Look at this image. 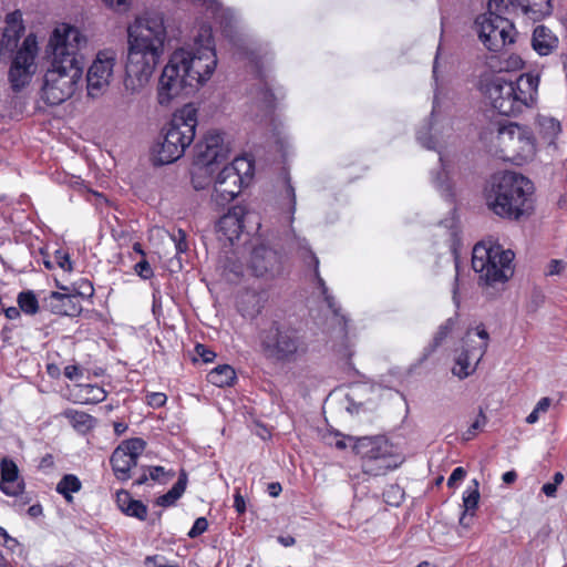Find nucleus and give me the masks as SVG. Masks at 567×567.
Instances as JSON below:
<instances>
[{
    "label": "nucleus",
    "mask_w": 567,
    "mask_h": 567,
    "mask_svg": "<svg viewBox=\"0 0 567 567\" xmlns=\"http://www.w3.org/2000/svg\"><path fill=\"white\" fill-rule=\"evenodd\" d=\"M217 66L212 28L202 25L194 44L175 50L164 66L157 86V101L168 106L173 100L189 94L207 82Z\"/></svg>",
    "instance_id": "f257e3e1"
},
{
    "label": "nucleus",
    "mask_w": 567,
    "mask_h": 567,
    "mask_svg": "<svg viewBox=\"0 0 567 567\" xmlns=\"http://www.w3.org/2000/svg\"><path fill=\"white\" fill-rule=\"evenodd\" d=\"M167 38L164 17L147 12L137 17L127 28V53L123 80L124 93H142L154 74L164 53Z\"/></svg>",
    "instance_id": "f03ea898"
},
{
    "label": "nucleus",
    "mask_w": 567,
    "mask_h": 567,
    "mask_svg": "<svg viewBox=\"0 0 567 567\" xmlns=\"http://www.w3.org/2000/svg\"><path fill=\"white\" fill-rule=\"evenodd\" d=\"M533 183L528 178L505 172L493 177L486 203L497 216L518 220L533 212Z\"/></svg>",
    "instance_id": "7ed1b4c3"
},
{
    "label": "nucleus",
    "mask_w": 567,
    "mask_h": 567,
    "mask_svg": "<svg viewBox=\"0 0 567 567\" xmlns=\"http://www.w3.org/2000/svg\"><path fill=\"white\" fill-rule=\"evenodd\" d=\"M539 75L525 73L516 81L495 75L484 84L492 106L502 115L515 116L533 107L537 101Z\"/></svg>",
    "instance_id": "20e7f679"
},
{
    "label": "nucleus",
    "mask_w": 567,
    "mask_h": 567,
    "mask_svg": "<svg viewBox=\"0 0 567 567\" xmlns=\"http://www.w3.org/2000/svg\"><path fill=\"white\" fill-rule=\"evenodd\" d=\"M197 110L192 104L184 105L163 128L159 142L153 150L154 162L166 165L179 159L195 138Z\"/></svg>",
    "instance_id": "39448f33"
},
{
    "label": "nucleus",
    "mask_w": 567,
    "mask_h": 567,
    "mask_svg": "<svg viewBox=\"0 0 567 567\" xmlns=\"http://www.w3.org/2000/svg\"><path fill=\"white\" fill-rule=\"evenodd\" d=\"M260 350L265 359L280 364L300 360L308 350L299 331L280 320H272L259 333Z\"/></svg>",
    "instance_id": "423d86ee"
},
{
    "label": "nucleus",
    "mask_w": 567,
    "mask_h": 567,
    "mask_svg": "<svg viewBox=\"0 0 567 567\" xmlns=\"http://www.w3.org/2000/svg\"><path fill=\"white\" fill-rule=\"evenodd\" d=\"M357 455L362 460V471L372 476L384 475L398 468L403 463V456L382 435L378 436H348Z\"/></svg>",
    "instance_id": "0eeeda50"
},
{
    "label": "nucleus",
    "mask_w": 567,
    "mask_h": 567,
    "mask_svg": "<svg viewBox=\"0 0 567 567\" xmlns=\"http://www.w3.org/2000/svg\"><path fill=\"white\" fill-rule=\"evenodd\" d=\"M514 252L498 244L477 243L473 248L472 267L480 282L494 286L506 282L514 274Z\"/></svg>",
    "instance_id": "6e6552de"
},
{
    "label": "nucleus",
    "mask_w": 567,
    "mask_h": 567,
    "mask_svg": "<svg viewBox=\"0 0 567 567\" xmlns=\"http://www.w3.org/2000/svg\"><path fill=\"white\" fill-rule=\"evenodd\" d=\"M86 44V37L76 27L62 22L52 30L47 50L51 54V62L82 66L79 53Z\"/></svg>",
    "instance_id": "1a4fd4ad"
},
{
    "label": "nucleus",
    "mask_w": 567,
    "mask_h": 567,
    "mask_svg": "<svg viewBox=\"0 0 567 567\" xmlns=\"http://www.w3.org/2000/svg\"><path fill=\"white\" fill-rule=\"evenodd\" d=\"M82 75V66L51 62V66L44 75L42 99L50 105L63 103L75 93Z\"/></svg>",
    "instance_id": "9d476101"
},
{
    "label": "nucleus",
    "mask_w": 567,
    "mask_h": 567,
    "mask_svg": "<svg viewBox=\"0 0 567 567\" xmlns=\"http://www.w3.org/2000/svg\"><path fill=\"white\" fill-rule=\"evenodd\" d=\"M254 165L246 157H235L217 175L212 194L217 205H226L233 202L241 192L245 183L252 176Z\"/></svg>",
    "instance_id": "9b49d317"
},
{
    "label": "nucleus",
    "mask_w": 567,
    "mask_h": 567,
    "mask_svg": "<svg viewBox=\"0 0 567 567\" xmlns=\"http://www.w3.org/2000/svg\"><path fill=\"white\" fill-rule=\"evenodd\" d=\"M474 30L484 47L494 52L513 43L515 38L514 24L508 19L493 12L478 14L474 20Z\"/></svg>",
    "instance_id": "f8f14e48"
},
{
    "label": "nucleus",
    "mask_w": 567,
    "mask_h": 567,
    "mask_svg": "<svg viewBox=\"0 0 567 567\" xmlns=\"http://www.w3.org/2000/svg\"><path fill=\"white\" fill-rule=\"evenodd\" d=\"M488 332L483 326L470 329L463 339V350L455 359L452 369L453 374L460 379L471 375L483 359L488 347Z\"/></svg>",
    "instance_id": "ddd939ff"
},
{
    "label": "nucleus",
    "mask_w": 567,
    "mask_h": 567,
    "mask_svg": "<svg viewBox=\"0 0 567 567\" xmlns=\"http://www.w3.org/2000/svg\"><path fill=\"white\" fill-rule=\"evenodd\" d=\"M39 47L37 37L33 33L28 34L22 45L17 51L9 70V79L13 90L19 91L30 83L37 71V58Z\"/></svg>",
    "instance_id": "4468645a"
},
{
    "label": "nucleus",
    "mask_w": 567,
    "mask_h": 567,
    "mask_svg": "<svg viewBox=\"0 0 567 567\" xmlns=\"http://www.w3.org/2000/svg\"><path fill=\"white\" fill-rule=\"evenodd\" d=\"M116 62L117 54L113 49H103L96 53L86 73L90 96L97 97L110 86Z\"/></svg>",
    "instance_id": "2eb2a0df"
},
{
    "label": "nucleus",
    "mask_w": 567,
    "mask_h": 567,
    "mask_svg": "<svg viewBox=\"0 0 567 567\" xmlns=\"http://www.w3.org/2000/svg\"><path fill=\"white\" fill-rule=\"evenodd\" d=\"M145 441L138 437L130 439L118 445L112 456L111 465L117 480L127 481L132 467L136 466L137 458L145 450Z\"/></svg>",
    "instance_id": "dca6fc26"
},
{
    "label": "nucleus",
    "mask_w": 567,
    "mask_h": 567,
    "mask_svg": "<svg viewBox=\"0 0 567 567\" xmlns=\"http://www.w3.org/2000/svg\"><path fill=\"white\" fill-rule=\"evenodd\" d=\"M197 148L198 161L209 166L228 158L231 152V138L223 132L212 130Z\"/></svg>",
    "instance_id": "f3484780"
},
{
    "label": "nucleus",
    "mask_w": 567,
    "mask_h": 567,
    "mask_svg": "<svg viewBox=\"0 0 567 567\" xmlns=\"http://www.w3.org/2000/svg\"><path fill=\"white\" fill-rule=\"evenodd\" d=\"M250 269L256 277L274 279L284 270L282 256L266 245H259L251 252Z\"/></svg>",
    "instance_id": "a211bd4d"
},
{
    "label": "nucleus",
    "mask_w": 567,
    "mask_h": 567,
    "mask_svg": "<svg viewBox=\"0 0 567 567\" xmlns=\"http://www.w3.org/2000/svg\"><path fill=\"white\" fill-rule=\"evenodd\" d=\"M25 483L20 476V471L16 462L9 457H2L0 461V491L10 497H17L23 494Z\"/></svg>",
    "instance_id": "6ab92c4d"
},
{
    "label": "nucleus",
    "mask_w": 567,
    "mask_h": 567,
    "mask_svg": "<svg viewBox=\"0 0 567 567\" xmlns=\"http://www.w3.org/2000/svg\"><path fill=\"white\" fill-rule=\"evenodd\" d=\"M43 307L52 313L68 317H76L82 312V305L78 295L72 292L61 293L52 291L43 299Z\"/></svg>",
    "instance_id": "aec40b11"
},
{
    "label": "nucleus",
    "mask_w": 567,
    "mask_h": 567,
    "mask_svg": "<svg viewBox=\"0 0 567 567\" xmlns=\"http://www.w3.org/2000/svg\"><path fill=\"white\" fill-rule=\"evenodd\" d=\"M244 209L235 206L221 216L216 225L218 239L225 245H233L239 238L243 230Z\"/></svg>",
    "instance_id": "412c9836"
},
{
    "label": "nucleus",
    "mask_w": 567,
    "mask_h": 567,
    "mask_svg": "<svg viewBox=\"0 0 567 567\" xmlns=\"http://www.w3.org/2000/svg\"><path fill=\"white\" fill-rule=\"evenodd\" d=\"M535 154V141L532 135L522 127V134L515 136V141L511 144V151L506 158L522 165L532 161Z\"/></svg>",
    "instance_id": "4be33fe9"
},
{
    "label": "nucleus",
    "mask_w": 567,
    "mask_h": 567,
    "mask_svg": "<svg viewBox=\"0 0 567 567\" xmlns=\"http://www.w3.org/2000/svg\"><path fill=\"white\" fill-rule=\"evenodd\" d=\"M522 134V126L515 123L499 125L489 132L492 146L496 153L503 157H507L511 151V144L515 141V136Z\"/></svg>",
    "instance_id": "5701e85b"
},
{
    "label": "nucleus",
    "mask_w": 567,
    "mask_h": 567,
    "mask_svg": "<svg viewBox=\"0 0 567 567\" xmlns=\"http://www.w3.org/2000/svg\"><path fill=\"white\" fill-rule=\"evenodd\" d=\"M24 31L22 14L19 10L10 12L6 17V27L2 34L1 48L13 50Z\"/></svg>",
    "instance_id": "b1692460"
},
{
    "label": "nucleus",
    "mask_w": 567,
    "mask_h": 567,
    "mask_svg": "<svg viewBox=\"0 0 567 567\" xmlns=\"http://www.w3.org/2000/svg\"><path fill=\"white\" fill-rule=\"evenodd\" d=\"M558 43V38L549 28L545 25H537L534 29L532 45L539 55L550 54L555 49H557Z\"/></svg>",
    "instance_id": "393cba45"
},
{
    "label": "nucleus",
    "mask_w": 567,
    "mask_h": 567,
    "mask_svg": "<svg viewBox=\"0 0 567 567\" xmlns=\"http://www.w3.org/2000/svg\"><path fill=\"white\" fill-rule=\"evenodd\" d=\"M539 137L548 145H555L556 140L561 133L560 122L549 115L539 114L536 120Z\"/></svg>",
    "instance_id": "a878e982"
},
{
    "label": "nucleus",
    "mask_w": 567,
    "mask_h": 567,
    "mask_svg": "<svg viewBox=\"0 0 567 567\" xmlns=\"http://www.w3.org/2000/svg\"><path fill=\"white\" fill-rule=\"evenodd\" d=\"M523 13L533 20L548 17L553 12L551 0H515Z\"/></svg>",
    "instance_id": "bb28decb"
},
{
    "label": "nucleus",
    "mask_w": 567,
    "mask_h": 567,
    "mask_svg": "<svg viewBox=\"0 0 567 567\" xmlns=\"http://www.w3.org/2000/svg\"><path fill=\"white\" fill-rule=\"evenodd\" d=\"M297 244H298V248L299 250L303 254L302 256L306 257V255H308L310 257V259L313 261L315 264V272H316V277L318 279V284L321 288V291H322V295L324 296V299L327 301V305L328 307L334 312V315H339V310L340 308L337 307L336 305V301L333 299L332 296H330L328 293V288L323 281V279L319 276V260L318 258L316 257V255L309 249V245L307 243L306 239H298L297 240Z\"/></svg>",
    "instance_id": "cd10ccee"
},
{
    "label": "nucleus",
    "mask_w": 567,
    "mask_h": 567,
    "mask_svg": "<svg viewBox=\"0 0 567 567\" xmlns=\"http://www.w3.org/2000/svg\"><path fill=\"white\" fill-rule=\"evenodd\" d=\"M62 415L69 420L76 432L82 434L91 431L96 425V419L83 411L68 409Z\"/></svg>",
    "instance_id": "c85d7f7f"
},
{
    "label": "nucleus",
    "mask_w": 567,
    "mask_h": 567,
    "mask_svg": "<svg viewBox=\"0 0 567 567\" xmlns=\"http://www.w3.org/2000/svg\"><path fill=\"white\" fill-rule=\"evenodd\" d=\"M235 379L236 372L228 364L218 365L207 374L208 382L219 388L231 385Z\"/></svg>",
    "instance_id": "c756f323"
},
{
    "label": "nucleus",
    "mask_w": 567,
    "mask_h": 567,
    "mask_svg": "<svg viewBox=\"0 0 567 567\" xmlns=\"http://www.w3.org/2000/svg\"><path fill=\"white\" fill-rule=\"evenodd\" d=\"M187 484V475L185 472H182L177 482L173 485V487L164 495L159 496L156 501L158 506L169 507L176 503L177 499L182 497L186 489Z\"/></svg>",
    "instance_id": "7c9ffc66"
},
{
    "label": "nucleus",
    "mask_w": 567,
    "mask_h": 567,
    "mask_svg": "<svg viewBox=\"0 0 567 567\" xmlns=\"http://www.w3.org/2000/svg\"><path fill=\"white\" fill-rule=\"evenodd\" d=\"M262 308L260 297L255 292L245 293L239 301V310L248 318L257 317Z\"/></svg>",
    "instance_id": "2f4dec72"
},
{
    "label": "nucleus",
    "mask_w": 567,
    "mask_h": 567,
    "mask_svg": "<svg viewBox=\"0 0 567 567\" xmlns=\"http://www.w3.org/2000/svg\"><path fill=\"white\" fill-rule=\"evenodd\" d=\"M472 484L473 486H468L463 495V505L465 512L461 517L460 523L465 526L468 525L467 523H465L466 514L468 512H474L476 509L480 499L478 482L476 480H473Z\"/></svg>",
    "instance_id": "473e14b6"
},
{
    "label": "nucleus",
    "mask_w": 567,
    "mask_h": 567,
    "mask_svg": "<svg viewBox=\"0 0 567 567\" xmlns=\"http://www.w3.org/2000/svg\"><path fill=\"white\" fill-rule=\"evenodd\" d=\"M82 484L78 476L73 474L64 475L56 485V492L64 496L68 502L72 501V493H76L81 489Z\"/></svg>",
    "instance_id": "72a5a7b5"
},
{
    "label": "nucleus",
    "mask_w": 567,
    "mask_h": 567,
    "mask_svg": "<svg viewBox=\"0 0 567 567\" xmlns=\"http://www.w3.org/2000/svg\"><path fill=\"white\" fill-rule=\"evenodd\" d=\"M80 396L82 399V403L96 404L106 399V391L102 386L95 384H84L80 385Z\"/></svg>",
    "instance_id": "f704fd0d"
},
{
    "label": "nucleus",
    "mask_w": 567,
    "mask_h": 567,
    "mask_svg": "<svg viewBox=\"0 0 567 567\" xmlns=\"http://www.w3.org/2000/svg\"><path fill=\"white\" fill-rule=\"evenodd\" d=\"M19 308L28 313L35 315L39 310V302L33 291H22L18 296Z\"/></svg>",
    "instance_id": "c9c22d12"
},
{
    "label": "nucleus",
    "mask_w": 567,
    "mask_h": 567,
    "mask_svg": "<svg viewBox=\"0 0 567 567\" xmlns=\"http://www.w3.org/2000/svg\"><path fill=\"white\" fill-rule=\"evenodd\" d=\"M457 322L456 317L449 318L444 323L439 327L437 332L434 336V346H440L446 337L452 332Z\"/></svg>",
    "instance_id": "e433bc0d"
},
{
    "label": "nucleus",
    "mask_w": 567,
    "mask_h": 567,
    "mask_svg": "<svg viewBox=\"0 0 567 567\" xmlns=\"http://www.w3.org/2000/svg\"><path fill=\"white\" fill-rule=\"evenodd\" d=\"M550 399L549 398H542L536 406L534 408V410L528 414V416L526 417V422L528 424H534L538 421L539 419V414L540 413H545L548 411L549 406H550Z\"/></svg>",
    "instance_id": "4c0bfd02"
},
{
    "label": "nucleus",
    "mask_w": 567,
    "mask_h": 567,
    "mask_svg": "<svg viewBox=\"0 0 567 567\" xmlns=\"http://www.w3.org/2000/svg\"><path fill=\"white\" fill-rule=\"evenodd\" d=\"M285 198L287 199V203H282V206H287V210L289 213V223L291 224L293 221V214L296 212L297 200L295 188L292 187L290 182L287 183Z\"/></svg>",
    "instance_id": "58836bf2"
},
{
    "label": "nucleus",
    "mask_w": 567,
    "mask_h": 567,
    "mask_svg": "<svg viewBox=\"0 0 567 567\" xmlns=\"http://www.w3.org/2000/svg\"><path fill=\"white\" fill-rule=\"evenodd\" d=\"M124 514L144 520L147 516V506L141 501L133 499Z\"/></svg>",
    "instance_id": "ea45409f"
},
{
    "label": "nucleus",
    "mask_w": 567,
    "mask_h": 567,
    "mask_svg": "<svg viewBox=\"0 0 567 567\" xmlns=\"http://www.w3.org/2000/svg\"><path fill=\"white\" fill-rule=\"evenodd\" d=\"M403 496L404 492L398 485H390L384 492L385 502L393 506L400 505Z\"/></svg>",
    "instance_id": "a19ab883"
},
{
    "label": "nucleus",
    "mask_w": 567,
    "mask_h": 567,
    "mask_svg": "<svg viewBox=\"0 0 567 567\" xmlns=\"http://www.w3.org/2000/svg\"><path fill=\"white\" fill-rule=\"evenodd\" d=\"M433 127H429V132H423L420 130L417 132V141L421 143L422 146H424L427 150H437L439 143L437 141H434V135H432Z\"/></svg>",
    "instance_id": "79ce46f5"
},
{
    "label": "nucleus",
    "mask_w": 567,
    "mask_h": 567,
    "mask_svg": "<svg viewBox=\"0 0 567 567\" xmlns=\"http://www.w3.org/2000/svg\"><path fill=\"white\" fill-rule=\"evenodd\" d=\"M487 422V417L484 414L483 410H480L478 415L476 416L475 421L470 425L468 430L465 433V439L470 440L473 436H475L476 432L485 426Z\"/></svg>",
    "instance_id": "37998d69"
},
{
    "label": "nucleus",
    "mask_w": 567,
    "mask_h": 567,
    "mask_svg": "<svg viewBox=\"0 0 567 567\" xmlns=\"http://www.w3.org/2000/svg\"><path fill=\"white\" fill-rule=\"evenodd\" d=\"M515 0H488L487 12H493L502 16L507 11L509 4L514 3Z\"/></svg>",
    "instance_id": "c03bdc74"
},
{
    "label": "nucleus",
    "mask_w": 567,
    "mask_h": 567,
    "mask_svg": "<svg viewBox=\"0 0 567 567\" xmlns=\"http://www.w3.org/2000/svg\"><path fill=\"white\" fill-rule=\"evenodd\" d=\"M54 262L64 271H71L73 269L70 255L62 249H58L54 252Z\"/></svg>",
    "instance_id": "a18cd8bd"
},
{
    "label": "nucleus",
    "mask_w": 567,
    "mask_h": 567,
    "mask_svg": "<svg viewBox=\"0 0 567 567\" xmlns=\"http://www.w3.org/2000/svg\"><path fill=\"white\" fill-rule=\"evenodd\" d=\"M260 106L268 111L274 106V95L268 89H260L256 96Z\"/></svg>",
    "instance_id": "49530a36"
},
{
    "label": "nucleus",
    "mask_w": 567,
    "mask_h": 567,
    "mask_svg": "<svg viewBox=\"0 0 567 567\" xmlns=\"http://www.w3.org/2000/svg\"><path fill=\"white\" fill-rule=\"evenodd\" d=\"M105 6L111 10L124 13L127 12L131 8L132 0H103Z\"/></svg>",
    "instance_id": "de8ad7c7"
},
{
    "label": "nucleus",
    "mask_w": 567,
    "mask_h": 567,
    "mask_svg": "<svg viewBox=\"0 0 567 567\" xmlns=\"http://www.w3.org/2000/svg\"><path fill=\"white\" fill-rule=\"evenodd\" d=\"M208 528V522L205 517H198L195 522L193 527L188 532V537L196 538L197 536L205 533Z\"/></svg>",
    "instance_id": "09e8293b"
},
{
    "label": "nucleus",
    "mask_w": 567,
    "mask_h": 567,
    "mask_svg": "<svg viewBox=\"0 0 567 567\" xmlns=\"http://www.w3.org/2000/svg\"><path fill=\"white\" fill-rule=\"evenodd\" d=\"M172 238L175 243V248L178 254L185 252L188 249L186 233L183 229H178L175 234H173Z\"/></svg>",
    "instance_id": "8fccbe9b"
},
{
    "label": "nucleus",
    "mask_w": 567,
    "mask_h": 567,
    "mask_svg": "<svg viewBox=\"0 0 567 567\" xmlns=\"http://www.w3.org/2000/svg\"><path fill=\"white\" fill-rule=\"evenodd\" d=\"M435 187L441 192V194L445 197L452 196L451 186L447 183V179L443 173H439V175L434 178Z\"/></svg>",
    "instance_id": "3c124183"
},
{
    "label": "nucleus",
    "mask_w": 567,
    "mask_h": 567,
    "mask_svg": "<svg viewBox=\"0 0 567 567\" xmlns=\"http://www.w3.org/2000/svg\"><path fill=\"white\" fill-rule=\"evenodd\" d=\"M131 502H133V498L128 492L120 491L116 493V504L121 512L125 513L131 505Z\"/></svg>",
    "instance_id": "603ef678"
},
{
    "label": "nucleus",
    "mask_w": 567,
    "mask_h": 567,
    "mask_svg": "<svg viewBox=\"0 0 567 567\" xmlns=\"http://www.w3.org/2000/svg\"><path fill=\"white\" fill-rule=\"evenodd\" d=\"M134 269L136 274L144 279H148L153 276V270L146 259L138 261Z\"/></svg>",
    "instance_id": "864d4df0"
},
{
    "label": "nucleus",
    "mask_w": 567,
    "mask_h": 567,
    "mask_svg": "<svg viewBox=\"0 0 567 567\" xmlns=\"http://www.w3.org/2000/svg\"><path fill=\"white\" fill-rule=\"evenodd\" d=\"M466 476V471L463 467H456L453 470L452 474L447 478V486L455 487L456 484L463 481Z\"/></svg>",
    "instance_id": "5fc2aeb1"
},
{
    "label": "nucleus",
    "mask_w": 567,
    "mask_h": 567,
    "mask_svg": "<svg viewBox=\"0 0 567 567\" xmlns=\"http://www.w3.org/2000/svg\"><path fill=\"white\" fill-rule=\"evenodd\" d=\"M147 403L153 408H161L165 404L167 398L164 393L153 392L146 396Z\"/></svg>",
    "instance_id": "6e6d98bb"
},
{
    "label": "nucleus",
    "mask_w": 567,
    "mask_h": 567,
    "mask_svg": "<svg viewBox=\"0 0 567 567\" xmlns=\"http://www.w3.org/2000/svg\"><path fill=\"white\" fill-rule=\"evenodd\" d=\"M195 352L205 363L212 362L216 357L215 352L207 349L204 344H197Z\"/></svg>",
    "instance_id": "4d7b16f0"
},
{
    "label": "nucleus",
    "mask_w": 567,
    "mask_h": 567,
    "mask_svg": "<svg viewBox=\"0 0 567 567\" xmlns=\"http://www.w3.org/2000/svg\"><path fill=\"white\" fill-rule=\"evenodd\" d=\"M565 269V264L563 260L559 259H553L549 261L546 270L547 276H555L563 272Z\"/></svg>",
    "instance_id": "13d9d810"
},
{
    "label": "nucleus",
    "mask_w": 567,
    "mask_h": 567,
    "mask_svg": "<svg viewBox=\"0 0 567 567\" xmlns=\"http://www.w3.org/2000/svg\"><path fill=\"white\" fill-rule=\"evenodd\" d=\"M165 475L173 477L175 475L174 472L167 473L163 466H153L150 468V477L153 481H161Z\"/></svg>",
    "instance_id": "bf43d9fd"
},
{
    "label": "nucleus",
    "mask_w": 567,
    "mask_h": 567,
    "mask_svg": "<svg viewBox=\"0 0 567 567\" xmlns=\"http://www.w3.org/2000/svg\"><path fill=\"white\" fill-rule=\"evenodd\" d=\"M65 378L69 380H76L82 375V371L78 365H66L63 371Z\"/></svg>",
    "instance_id": "052dcab7"
},
{
    "label": "nucleus",
    "mask_w": 567,
    "mask_h": 567,
    "mask_svg": "<svg viewBox=\"0 0 567 567\" xmlns=\"http://www.w3.org/2000/svg\"><path fill=\"white\" fill-rule=\"evenodd\" d=\"M455 270H456V275H455V282H454V287H453V301L455 303L456 307H460V298H458V281H460V275H458V264H457V260L455 259Z\"/></svg>",
    "instance_id": "680f3d73"
},
{
    "label": "nucleus",
    "mask_w": 567,
    "mask_h": 567,
    "mask_svg": "<svg viewBox=\"0 0 567 567\" xmlns=\"http://www.w3.org/2000/svg\"><path fill=\"white\" fill-rule=\"evenodd\" d=\"M81 291H76L75 295L79 296H82V297H92L93 296V292H94V289H93V286L87 281V280H84L81 286Z\"/></svg>",
    "instance_id": "e2e57ef3"
},
{
    "label": "nucleus",
    "mask_w": 567,
    "mask_h": 567,
    "mask_svg": "<svg viewBox=\"0 0 567 567\" xmlns=\"http://www.w3.org/2000/svg\"><path fill=\"white\" fill-rule=\"evenodd\" d=\"M542 492L547 496V497H555L556 496V493H557V485L554 484V483H546L543 485L542 487Z\"/></svg>",
    "instance_id": "0e129e2a"
},
{
    "label": "nucleus",
    "mask_w": 567,
    "mask_h": 567,
    "mask_svg": "<svg viewBox=\"0 0 567 567\" xmlns=\"http://www.w3.org/2000/svg\"><path fill=\"white\" fill-rule=\"evenodd\" d=\"M3 546L9 548L10 550L14 551V548L19 546V543L16 538L11 537L9 534H7L3 537Z\"/></svg>",
    "instance_id": "69168bd1"
},
{
    "label": "nucleus",
    "mask_w": 567,
    "mask_h": 567,
    "mask_svg": "<svg viewBox=\"0 0 567 567\" xmlns=\"http://www.w3.org/2000/svg\"><path fill=\"white\" fill-rule=\"evenodd\" d=\"M267 491L271 497H277L281 493L282 488L279 483H270Z\"/></svg>",
    "instance_id": "338daca9"
},
{
    "label": "nucleus",
    "mask_w": 567,
    "mask_h": 567,
    "mask_svg": "<svg viewBox=\"0 0 567 567\" xmlns=\"http://www.w3.org/2000/svg\"><path fill=\"white\" fill-rule=\"evenodd\" d=\"M20 308L9 307L4 310V315L8 319L13 320L20 317Z\"/></svg>",
    "instance_id": "774afa93"
}]
</instances>
